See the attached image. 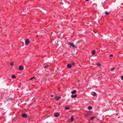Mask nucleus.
<instances>
[{
  "label": "nucleus",
  "instance_id": "9b49d317",
  "mask_svg": "<svg viewBox=\"0 0 123 123\" xmlns=\"http://www.w3.org/2000/svg\"><path fill=\"white\" fill-rule=\"evenodd\" d=\"M74 117L72 115L70 119L71 122H72L74 120Z\"/></svg>",
  "mask_w": 123,
  "mask_h": 123
},
{
  "label": "nucleus",
  "instance_id": "f3484780",
  "mask_svg": "<svg viewBox=\"0 0 123 123\" xmlns=\"http://www.w3.org/2000/svg\"><path fill=\"white\" fill-rule=\"evenodd\" d=\"M69 106H66L65 108V109L66 110H68L69 109Z\"/></svg>",
  "mask_w": 123,
  "mask_h": 123
},
{
  "label": "nucleus",
  "instance_id": "a878e982",
  "mask_svg": "<svg viewBox=\"0 0 123 123\" xmlns=\"http://www.w3.org/2000/svg\"><path fill=\"white\" fill-rule=\"evenodd\" d=\"M121 79L122 80H123V76H122L121 77Z\"/></svg>",
  "mask_w": 123,
  "mask_h": 123
},
{
  "label": "nucleus",
  "instance_id": "aec40b11",
  "mask_svg": "<svg viewBox=\"0 0 123 123\" xmlns=\"http://www.w3.org/2000/svg\"><path fill=\"white\" fill-rule=\"evenodd\" d=\"M105 14H106V15H108L109 14V12H105Z\"/></svg>",
  "mask_w": 123,
  "mask_h": 123
},
{
  "label": "nucleus",
  "instance_id": "f03ea898",
  "mask_svg": "<svg viewBox=\"0 0 123 123\" xmlns=\"http://www.w3.org/2000/svg\"><path fill=\"white\" fill-rule=\"evenodd\" d=\"M68 44L69 45H70L72 46L73 48H76V46L75 45H74V44L71 42H69L68 43Z\"/></svg>",
  "mask_w": 123,
  "mask_h": 123
},
{
  "label": "nucleus",
  "instance_id": "b1692460",
  "mask_svg": "<svg viewBox=\"0 0 123 123\" xmlns=\"http://www.w3.org/2000/svg\"><path fill=\"white\" fill-rule=\"evenodd\" d=\"M34 77H32V78H31L30 79V80H32L33 79H34Z\"/></svg>",
  "mask_w": 123,
  "mask_h": 123
},
{
  "label": "nucleus",
  "instance_id": "9d476101",
  "mask_svg": "<svg viewBox=\"0 0 123 123\" xmlns=\"http://www.w3.org/2000/svg\"><path fill=\"white\" fill-rule=\"evenodd\" d=\"M71 67V65L70 64H68L67 65V67L68 68H70Z\"/></svg>",
  "mask_w": 123,
  "mask_h": 123
},
{
  "label": "nucleus",
  "instance_id": "cd10ccee",
  "mask_svg": "<svg viewBox=\"0 0 123 123\" xmlns=\"http://www.w3.org/2000/svg\"><path fill=\"white\" fill-rule=\"evenodd\" d=\"M122 101L123 102V99H122Z\"/></svg>",
  "mask_w": 123,
  "mask_h": 123
},
{
  "label": "nucleus",
  "instance_id": "c85d7f7f",
  "mask_svg": "<svg viewBox=\"0 0 123 123\" xmlns=\"http://www.w3.org/2000/svg\"><path fill=\"white\" fill-rule=\"evenodd\" d=\"M85 0L86 1H88L89 0Z\"/></svg>",
  "mask_w": 123,
  "mask_h": 123
},
{
  "label": "nucleus",
  "instance_id": "1a4fd4ad",
  "mask_svg": "<svg viewBox=\"0 0 123 123\" xmlns=\"http://www.w3.org/2000/svg\"><path fill=\"white\" fill-rule=\"evenodd\" d=\"M76 92V91L75 90H74L73 91L71 92V93L72 94H74Z\"/></svg>",
  "mask_w": 123,
  "mask_h": 123
},
{
  "label": "nucleus",
  "instance_id": "20e7f679",
  "mask_svg": "<svg viewBox=\"0 0 123 123\" xmlns=\"http://www.w3.org/2000/svg\"><path fill=\"white\" fill-rule=\"evenodd\" d=\"M30 41L29 39H26L25 41V45H27L29 43Z\"/></svg>",
  "mask_w": 123,
  "mask_h": 123
},
{
  "label": "nucleus",
  "instance_id": "ddd939ff",
  "mask_svg": "<svg viewBox=\"0 0 123 123\" xmlns=\"http://www.w3.org/2000/svg\"><path fill=\"white\" fill-rule=\"evenodd\" d=\"M50 65H47L46 66H45V67H44V68H46L47 69H48V68L49 67V66H50Z\"/></svg>",
  "mask_w": 123,
  "mask_h": 123
},
{
  "label": "nucleus",
  "instance_id": "f8f14e48",
  "mask_svg": "<svg viewBox=\"0 0 123 123\" xmlns=\"http://www.w3.org/2000/svg\"><path fill=\"white\" fill-rule=\"evenodd\" d=\"M92 55H94L95 54V50H93L92 52Z\"/></svg>",
  "mask_w": 123,
  "mask_h": 123
},
{
  "label": "nucleus",
  "instance_id": "412c9836",
  "mask_svg": "<svg viewBox=\"0 0 123 123\" xmlns=\"http://www.w3.org/2000/svg\"><path fill=\"white\" fill-rule=\"evenodd\" d=\"M115 69V68H111V71H113V70L114 69Z\"/></svg>",
  "mask_w": 123,
  "mask_h": 123
},
{
  "label": "nucleus",
  "instance_id": "0eeeda50",
  "mask_svg": "<svg viewBox=\"0 0 123 123\" xmlns=\"http://www.w3.org/2000/svg\"><path fill=\"white\" fill-rule=\"evenodd\" d=\"M22 117L24 118H26L27 116V114H23L22 115Z\"/></svg>",
  "mask_w": 123,
  "mask_h": 123
},
{
  "label": "nucleus",
  "instance_id": "423d86ee",
  "mask_svg": "<svg viewBox=\"0 0 123 123\" xmlns=\"http://www.w3.org/2000/svg\"><path fill=\"white\" fill-rule=\"evenodd\" d=\"M60 115V114L58 113L57 112L55 113L54 114V116L55 117H57Z\"/></svg>",
  "mask_w": 123,
  "mask_h": 123
},
{
  "label": "nucleus",
  "instance_id": "7ed1b4c3",
  "mask_svg": "<svg viewBox=\"0 0 123 123\" xmlns=\"http://www.w3.org/2000/svg\"><path fill=\"white\" fill-rule=\"evenodd\" d=\"M61 97L59 96H56L55 97V99H56V101H58L60 99H61Z\"/></svg>",
  "mask_w": 123,
  "mask_h": 123
},
{
  "label": "nucleus",
  "instance_id": "2eb2a0df",
  "mask_svg": "<svg viewBox=\"0 0 123 123\" xmlns=\"http://www.w3.org/2000/svg\"><path fill=\"white\" fill-rule=\"evenodd\" d=\"M88 108L89 110H91L92 109V107L91 106H89L88 107Z\"/></svg>",
  "mask_w": 123,
  "mask_h": 123
},
{
  "label": "nucleus",
  "instance_id": "f257e3e1",
  "mask_svg": "<svg viewBox=\"0 0 123 123\" xmlns=\"http://www.w3.org/2000/svg\"><path fill=\"white\" fill-rule=\"evenodd\" d=\"M92 111H87L84 114V115L86 117L89 115H91L92 114Z\"/></svg>",
  "mask_w": 123,
  "mask_h": 123
},
{
  "label": "nucleus",
  "instance_id": "bb28decb",
  "mask_svg": "<svg viewBox=\"0 0 123 123\" xmlns=\"http://www.w3.org/2000/svg\"><path fill=\"white\" fill-rule=\"evenodd\" d=\"M54 96V95H51V97H53Z\"/></svg>",
  "mask_w": 123,
  "mask_h": 123
},
{
  "label": "nucleus",
  "instance_id": "6e6552de",
  "mask_svg": "<svg viewBox=\"0 0 123 123\" xmlns=\"http://www.w3.org/2000/svg\"><path fill=\"white\" fill-rule=\"evenodd\" d=\"M77 97V95L75 94L74 95H72L71 96V97L72 98H76Z\"/></svg>",
  "mask_w": 123,
  "mask_h": 123
},
{
  "label": "nucleus",
  "instance_id": "4468645a",
  "mask_svg": "<svg viewBox=\"0 0 123 123\" xmlns=\"http://www.w3.org/2000/svg\"><path fill=\"white\" fill-rule=\"evenodd\" d=\"M12 78L13 79H15L16 78V77L15 75H12Z\"/></svg>",
  "mask_w": 123,
  "mask_h": 123
},
{
  "label": "nucleus",
  "instance_id": "a211bd4d",
  "mask_svg": "<svg viewBox=\"0 0 123 123\" xmlns=\"http://www.w3.org/2000/svg\"><path fill=\"white\" fill-rule=\"evenodd\" d=\"M96 65L97 66H100V65H101V64L99 63H96Z\"/></svg>",
  "mask_w": 123,
  "mask_h": 123
},
{
  "label": "nucleus",
  "instance_id": "39448f33",
  "mask_svg": "<svg viewBox=\"0 0 123 123\" xmlns=\"http://www.w3.org/2000/svg\"><path fill=\"white\" fill-rule=\"evenodd\" d=\"M18 69L20 70H23V66L21 65L19 67Z\"/></svg>",
  "mask_w": 123,
  "mask_h": 123
},
{
  "label": "nucleus",
  "instance_id": "5701e85b",
  "mask_svg": "<svg viewBox=\"0 0 123 123\" xmlns=\"http://www.w3.org/2000/svg\"><path fill=\"white\" fill-rule=\"evenodd\" d=\"M74 64H75V63L74 62H73V63H71V65H74Z\"/></svg>",
  "mask_w": 123,
  "mask_h": 123
},
{
  "label": "nucleus",
  "instance_id": "393cba45",
  "mask_svg": "<svg viewBox=\"0 0 123 123\" xmlns=\"http://www.w3.org/2000/svg\"><path fill=\"white\" fill-rule=\"evenodd\" d=\"M113 56V55H112L111 54V55H110L109 56L110 57H112Z\"/></svg>",
  "mask_w": 123,
  "mask_h": 123
},
{
  "label": "nucleus",
  "instance_id": "4be33fe9",
  "mask_svg": "<svg viewBox=\"0 0 123 123\" xmlns=\"http://www.w3.org/2000/svg\"><path fill=\"white\" fill-rule=\"evenodd\" d=\"M10 64V65L11 66H12L13 65V63L12 62Z\"/></svg>",
  "mask_w": 123,
  "mask_h": 123
},
{
  "label": "nucleus",
  "instance_id": "dca6fc26",
  "mask_svg": "<svg viewBox=\"0 0 123 123\" xmlns=\"http://www.w3.org/2000/svg\"><path fill=\"white\" fill-rule=\"evenodd\" d=\"M95 118V117H91L90 119L91 120H93Z\"/></svg>",
  "mask_w": 123,
  "mask_h": 123
},
{
  "label": "nucleus",
  "instance_id": "6ab92c4d",
  "mask_svg": "<svg viewBox=\"0 0 123 123\" xmlns=\"http://www.w3.org/2000/svg\"><path fill=\"white\" fill-rule=\"evenodd\" d=\"M93 95L94 96H96V93L95 92H94L93 94Z\"/></svg>",
  "mask_w": 123,
  "mask_h": 123
}]
</instances>
